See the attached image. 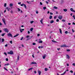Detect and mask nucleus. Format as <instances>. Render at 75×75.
Listing matches in <instances>:
<instances>
[{
  "mask_svg": "<svg viewBox=\"0 0 75 75\" xmlns=\"http://www.w3.org/2000/svg\"><path fill=\"white\" fill-rule=\"evenodd\" d=\"M7 54H10V55H13V54H14V53L13 51L11 50L9 52H8Z\"/></svg>",
  "mask_w": 75,
  "mask_h": 75,
  "instance_id": "nucleus-1",
  "label": "nucleus"
},
{
  "mask_svg": "<svg viewBox=\"0 0 75 75\" xmlns=\"http://www.w3.org/2000/svg\"><path fill=\"white\" fill-rule=\"evenodd\" d=\"M3 30L5 33H8L9 31V30L7 28H5Z\"/></svg>",
  "mask_w": 75,
  "mask_h": 75,
  "instance_id": "nucleus-2",
  "label": "nucleus"
},
{
  "mask_svg": "<svg viewBox=\"0 0 75 75\" xmlns=\"http://www.w3.org/2000/svg\"><path fill=\"white\" fill-rule=\"evenodd\" d=\"M7 36H8V37H13V35H12V34L10 33H8L7 34Z\"/></svg>",
  "mask_w": 75,
  "mask_h": 75,
  "instance_id": "nucleus-3",
  "label": "nucleus"
},
{
  "mask_svg": "<svg viewBox=\"0 0 75 75\" xmlns=\"http://www.w3.org/2000/svg\"><path fill=\"white\" fill-rule=\"evenodd\" d=\"M58 18L59 20H61L62 18V16H59Z\"/></svg>",
  "mask_w": 75,
  "mask_h": 75,
  "instance_id": "nucleus-4",
  "label": "nucleus"
},
{
  "mask_svg": "<svg viewBox=\"0 0 75 75\" xmlns=\"http://www.w3.org/2000/svg\"><path fill=\"white\" fill-rule=\"evenodd\" d=\"M62 47H68V46H66V45H63L61 46Z\"/></svg>",
  "mask_w": 75,
  "mask_h": 75,
  "instance_id": "nucleus-5",
  "label": "nucleus"
},
{
  "mask_svg": "<svg viewBox=\"0 0 75 75\" xmlns=\"http://www.w3.org/2000/svg\"><path fill=\"white\" fill-rule=\"evenodd\" d=\"M70 10L71 11H72V12H74V13H75V11L74 10V9H73V8H70Z\"/></svg>",
  "mask_w": 75,
  "mask_h": 75,
  "instance_id": "nucleus-6",
  "label": "nucleus"
},
{
  "mask_svg": "<svg viewBox=\"0 0 75 75\" xmlns=\"http://www.w3.org/2000/svg\"><path fill=\"white\" fill-rule=\"evenodd\" d=\"M2 20L3 22L4 23L5 25H6V22H5V19H2Z\"/></svg>",
  "mask_w": 75,
  "mask_h": 75,
  "instance_id": "nucleus-7",
  "label": "nucleus"
},
{
  "mask_svg": "<svg viewBox=\"0 0 75 75\" xmlns=\"http://www.w3.org/2000/svg\"><path fill=\"white\" fill-rule=\"evenodd\" d=\"M43 21V18L42 19L40 20V22L42 24H43V23L42 22V21Z\"/></svg>",
  "mask_w": 75,
  "mask_h": 75,
  "instance_id": "nucleus-8",
  "label": "nucleus"
},
{
  "mask_svg": "<svg viewBox=\"0 0 75 75\" xmlns=\"http://www.w3.org/2000/svg\"><path fill=\"white\" fill-rule=\"evenodd\" d=\"M21 33H23V31L24 30V29H20Z\"/></svg>",
  "mask_w": 75,
  "mask_h": 75,
  "instance_id": "nucleus-9",
  "label": "nucleus"
},
{
  "mask_svg": "<svg viewBox=\"0 0 75 75\" xmlns=\"http://www.w3.org/2000/svg\"><path fill=\"white\" fill-rule=\"evenodd\" d=\"M2 41L1 42V43H2L3 42H3L4 41V38H2L1 39Z\"/></svg>",
  "mask_w": 75,
  "mask_h": 75,
  "instance_id": "nucleus-10",
  "label": "nucleus"
},
{
  "mask_svg": "<svg viewBox=\"0 0 75 75\" xmlns=\"http://www.w3.org/2000/svg\"><path fill=\"white\" fill-rule=\"evenodd\" d=\"M6 9L7 10H8V11H10V10H10V9H11L10 8H8V7H6Z\"/></svg>",
  "mask_w": 75,
  "mask_h": 75,
  "instance_id": "nucleus-11",
  "label": "nucleus"
},
{
  "mask_svg": "<svg viewBox=\"0 0 75 75\" xmlns=\"http://www.w3.org/2000/svg\"><path fill=\"white\" fill-rule=\"evenodd\" d=\"M66 57L67 59H69V56L68 54H67Z\"/></svg>",
  "mask_w": 75,
  "mask_h": 75,
  "instance_id": "nucleus-12",
  "label": "nucleus"
},
{
  "mask_svg": "<svg viewBox=\"0 0 75 75\" xmlns=\"http://www.w3.org/2000/svg\"><path fill=\"white\" fill-rule=\"evenodd\" d=\"M19 35V34H17L16 35H15L13 37H17V36H18Z\"/></svg>",
  "mask_w": 75,
  "mask_h": 75,
  "instance_id": "nucleus-13",
  "label": "nucleus"
},
{
  "mask_svg": "<svg viewBox=\"0 0 75 75\" xmlns=\"http://www.w3.org/2000/svg\"><path fill=\"white\" fill-rule=\"evenodd\" d=\"M38 73L39 74V75H41V72L40 71H38Z\"/></svg>",
  "mask_w": 75,
  "mask_h": 75,
  "instance_id": "nucleus-14",
  "label": "nucleus"
},
{
  "mask_svg": "<svg viewBox=\"0 0 75 75\" xmlns=\"http://www.w3.org/2000/svg\"><path fill=\"white\" fill-rule=\"evenodd\" d=\"M31 64H37V63L32 62H31Z\"/></svg>",
  "mask_w": 75,
  "mask_h": 75,
  "instance_id": "nucleus-15",
  "label": "nucleus"
},
{
  "mask_svg": "<svg viewBox=\"0 0 75 75\" xmlns=\"http://www.w3.org/2000/svg\"><path fill=\"white\" fill-rule=\"evenodd\" d=\"M20 58V56H18V57H17V61H19V59Z\"/></svg>",
  "mask_w": 75,
  "mask_h": 75,
  "instance_id": "nucleus-16",
  "label": "nucleus"
},
{
  "mask_svg": "<svg viewBox=\"0 0 75 75\" xmlns=\"http://www.w3.org/2000/svg\"><path fill=\"white\" fill-rule=\"evenodd\" d=\"M52 16H50L49 17L50 19H52Z\"/></svg>",
  "mask_w": 75,
  "mask_h": 75,
  "instance_id": "nucleus-17",
  "label": "nucleus"
},
{
  "mask_svg": "<svg viewBox=\"0 0 75 75\" xmlns=\"http://www.w3.org/2000/svg\"><path fill=\"white\" fill-rule=\"evenodd\" d=\"M39 43H42V40H40L39 41Z\"/></svg>",
  "mask_w": 75,
  "mask_h": 75,
  "instance_id": "nucleus-18",
  "label": "nucleus"
},
{
  "mask_svg": "<svg viewBox=\"0 0 75 75\" xmlns=\"http://www.w3.org/2000/svg\"><path fill=\"white\" fill-rule=\"evenodd\" d=\"M6 34V33H3L2 34H1V35L2 37H4V35Z\"/></svg>",
  "mask_w": 75,
  "mask_h": 75,
  "instance_id": "nucleus-19",
  "label": "nucleus"
},
{
  "mask_svg": "<svg viewBox=\"0 0 75 75\" xmlns=\"http://www.w3.org/2000/svg\"><path fill=\"white\" fill-rule=\"evenodd\" d=\"M63 10L64 11H65V12H66L67 11V9H63Z\"/></svg>",
  "mask_w": 75,
  "mask_h": 75,
  "instance_id": "nucleus-20",
  "label": "nucleus"
},
{
  "mask_svg": "<svg viewBox=\"0 0 75 75\" xmlns=\"http://www.w3.org/2000/svg\"><path fill=\"white\" fill-rule=\"evenodd\" d=\"M33 69V68H31L30 69H28V71H30V70H32V69Z\"/></svg>",
  "mask_w": 75,
  "mask_h": 75,
  "instance_id": "nucleus-21",
  "label": "nucleus"
},
{
  "mask_svg": "<svg viewBox=\"0 0 75 75\" xmlns=\"http://www.w3.org/2000/svg\"><path fill=\"white\" fill-rule=\"evenodd\" d=\"M59 30L60 31V33H61V34H62V30H61V29H59Z\"/></svg>",
  "mask_w": 75,
  "mask_h": 75,
  "instance_id": "nucleus-22",
  "label": "nucleus"
},
{
  "mask_svg": "<svg viewBox=\"0 0 75 75\" xmlns=\"http://www.w3.org/2000/svg\"><path fill=\"white\" fill-rule=\"evenodd\" d=\"M42 57H43V59H45V57H46V56H45V55L43 56Z\"/></svg>",
  "mask_w": 75,
  "mask_h": 75,
  "instance_id": "nucleus-23",
  "label": "nucleus"
},
{
  "mask_svg": "<svg viewBox=\"0 0 75 75\" xmlns=\"http://www.w3.org/2000/svg\"><path fill=\"white\" fill-rule=\"evenodd\" d=\"M53 8H54V9H57V8H58L55 6H54Z\"/></svg>",
  "mask_w": 75,
  "mask_h": 75,
  "instance_id": "nucleus-24",
  "label": "nucleus"
},
{
  "mask_svg": "<svg viewBox=\"0 0 75 75\" xmlns=\"http://www.w3.org/2000/svg\"><path fill=\"white\" fill-rule=\"evenodd\" d=\"M32 37H33V36H31V37L30 38H28V39H27V40L28 41V40H30V39H31V38H32Z\"/></svg>",
  "mask_w": 75,
  "mask_h": 75,
  "instance_id": "nucleus-25",
  "label": "nucleus"
},
{
  "mask_svg": "<svg viewBox=\"0 0 75 75\" xmlns=\"http://www.w3.org/2000/svg\"><path fill=\"white\" fill-rule=\"evenodd\" d=\"M54 21L53 20L51 21H50V23H54Z\"/></svg>",
  "mask_w": 75,
  "mask_h": 75,
  "instance_id": "nucleus-26",
  "label": "nucleus"
},
{
  "mask_svg": "<svg viewBox=\"0 0 75 75\" xmlns=\"http://www.w3.org/2000/svg\"><path fill=\"white\" fill-rule=\"evenodd\" d=\"M10 65L8 63L7 64H5L4 65V66H7V65Z\"/></svg>",
  "mask_w": 75,
  "mask_h": 75,
  "instance_id": "nucleus-27",
  "label": "nucleus"
},
{
  "mask_svg": "<svg viewBox=\"0 0 75 75\" xmlns=\"http://www.w3.org/2000/svg\"><path fill=\"white\" fill-rule=\"evenodd\" d=\"M6 6H7V4L6 3L4 4V7H6Z\"/></svg>",
  "mask_w": 75,
  "mask_h": 75,
  "instance_id": "nucleus-28",
  "label": "nucleus"
},
{
  "mask_svg": "<svg viewBox=\"0 0 75 75\" xmlns=\"http://www.w3.org/2000/svg\"><path fill=\"white\" fill-rule=\"evenodd\" d=\"M43 9L44 10H45V9H47V8L46 7H44L43 8Z\"/></svg>",
  "mask_w": 75,
  "mask_h": 75,
  "instance_id": "nucleus-29",
  "label": "nucleus"
},
{
  "mask_svg": "<svg viewBox=\"0 0 75 75\" xmlns=\"http://www.w3.org/2000/svg\"><path fill=\"white\" fill-rule=\"evenodd\" d=\"M25 4H21V6H24V5Z\"/></svg>",
  "mask_w": 75,
  "mask_h": 75,
  "instance_id": "nucleus-30",
  "label": "nucleus"
},
{
  "mask_svg": "<svg viewBox=\"0 0 75 75\" xmlns=\"http://www.w3.org/2000/svg\"><path fill=\"white\" fill-rule=\"evenodd\" d=\"M24 6L25 7V8H27V6H26V5L25 4H24Z\"/></svg>",
  "mask_w": 75,
  "mask_h": 75,
  "instance_id": "nucleus-31",
  "label": "nucleus"
},
{
  "mask_svg": "<svg viewBox=\"0 0 75 75\" xmlns=\"http://www.w3.org/2000/svg\"><path fill=\"white\" fill-rule=\"evenodd\" d=\"M45 71H48V69H47V68H45Z\"/></svg>",
  "mask_w": 75,
  "mask_h": 75,
  "instance_id": "nucleus-32",
  "label": "nucleus"
},
{
  "mask_svg": "<svg viewBox=\"0 0 75 75\" xmlns=\"http://www.w3.org/2000/svg\"><path fill=\"white\" fill-rule=\"evenodd\" d=\"M13 6V5L12 4H10V7H11V6Z\"/></svg>",
  "mask_w": 75,
  "mask_h": 75,
  "instance_id": "nucleus-33",
  "label": "nucleus"
},
{
  "mask_svg": "<svg viewBox=\"0 0 75 75\" xmlns=\"http://www.w3.org/2000/svg\"><path fill=\"white\" fill-rule=\"evenodd\" d=\"M33 28H31L30 29V30L31 31H33Z\"/></svg>",
  "mask_w": 75,
  "mask_h": 75,
  "instance_id": "nucleus-34",
  "label": "nucleus"
},
{
  "mask_svg": "<svg viewBox=\"0 0 75 75\" xmlns=\"http://www.w3.org/2000/svg\"><path fill=\"white\" fill-rule=\"evenodd\" d=\"M67 52H69L70 51V50L67 49Z\"/></svg>",
  "mask_w": 75,
  "mask_h": 75,
  "instance_id": "nucleus-35",
  "label": "nucleus"
},
{
  "mask_svg": "<svg viewBox=\"0 0 75 75\" xmlns=\"http://www.w3.org/2000/svg\"><path fill=\"white\" fill-rule=\"evenodd\" d=\"M72 65L73 66H74V67H75V63H73Z\"/></svg>",
  "mask_w": 75,
  "mask_h": 75,
  "instance_id": "nucleus-36",
  "label": "nucleus"
},
{
  "mask_svg": "<svg viewBox=\"0 0 75 75\" xmlns=\"http://www.w3.org/2000/svg\"><path fill=\"white\" fill-rule=\"evenodd\" d=\"M68 31H66L65 32V34H68Z\"/></svg>",
  "mask_w": 75,
  "mask_h": 75,
  "instance_id": "nucleus-37",
  "label": "nucleus"
},
{
  "mask_svg": "<svg viewBox=\"0 0 75 75\" xmlns=\"http://www.w3.org/2000/svg\"><path fill=\"white\" fill-rule=\"evenodd\" d=\"M7 46H8V45H7V44H6V45H5V47H7Z\"/></svg>",
  "mask_w": 75,
  "mask_h": 75,
  "instance_id": "nucleus-38",
  "label": "nucleus"
},
{
  "mask_svg": "<svg viewBox=\"0 0 75 75\" xmlns=\"http://www.w3.org/2000/svg\"><path fill=\"white\" fill-rule=\"evenodd\" d=\"M33 45H36V44L35 43H33Z\"/></svg>",
  "mask_w": 75,
  "mask_h": 75,
  "instance_id": "nucleus-39",
  "label": "nucleus"
},
{
  "mask_svg": "<svg viewBox=\"0 0 75 75\" xmlns=\"http://www.w3.org/2000/svg\"><path fill=\"white\" fill-rule=\"evenodd\" d=\"M33 23H34V21H32L30 22V23L31 24H33Z\"/></svg>",
  "mask_w": 75,
  "mask_h": 75,
  "instance_id": "nucleus-40",
  "label": "nucleus"
},
{
  "mask_svg": "<svg viewBox=\"0 0 75 75\" xmlns=\"http://www.w3.org/2000/svg\"><path fill=\"white\" fill-rule=\"evenodd\" d=\"M4 69H5V70H6V71H8V70L5 67H4Z\"/></svg>",
  "mask_w": 75,
  "mask_h": 75,
  "instance_id": "nucleus-41",
  "label": "nucleus"
},
{
  "mask_svg": "<svg viewBox=\"0 0 75 75\" xmlns=\"http://www.w3.org/2000/svg\"><path fill=\"white\" fill-rule=\"evenodd\" d=\"M18 11H20V8H18Z\"/></svg>",
  "mask_w": 75,
  "mask_h": 75,
  "instance_id": "nucleus-42",
  "label": "nucleus"
},
{
  "mask_svg": "<svg viewBox=\"0 0 75 75\" xmlns=\"http://www.w3.org/2000/svg\"><path fill=\"white\" fill-rule=\"evenodd\" d=\"M62 21H63V22H65V20L64 19L62 20Z\"/></svg>",
  "mask_w": 75,
  "mask_h": 75,
  "instance_id": "nucleus-43",
  "label": "nucleus"
},
{
  "mask_svg": "<svg viewBox=\"0 0 75 75\" xmlns=\"http://www.w3.org/2000/svg\"><path fill=\"white\" fill-rule=\"evenodd\" d=\"M70 72L71 73H73V71L72 70H71L70 71Z\"/></svg>",
  "mask_w": 75,
  "mask_h": 75,
  "instance_id": "nucleus-44",
  "label": "nucleus"
},
{
  "mask_svg": "<svg viewBox=\"0 0 75 75\" xmlns=\"http://www.w3.org/2000/svg\"><path fill=\"white\" fill-rule=\"evenodd\" d=\"M4 54L5 55L7 56V53L6 52H4Z\"/></svg>",
  "mask_w": 75,
  "mask_h": 75,
  "instance_id": "nucleus-45",
  "label": "nucleus"
},
{
  "mask_svg": "<svg viewBox=\"0 0 75 75\" xmlns=\"http://www.w3.org/2000/svg\"><path fill=\"white\" fill-rule=\"evenodd\" d=\"M54 19H56V18H57V17L56 16H54Z\"/></svg>",
  "mask_w": 75,
  "mask_h": 75,
  "instance_id": "nucleus-46",
  "label": "nucleus"
},
{
  "mask_svg": "<svg viewBox=\"0 0 75 75\" xmlns=\"http://www.w3.org/2000/svg\"><path fill=\"white\" fill-rule=\"evenodd\" d=\"M37 36L38 37H39V36H40V35L39 34H38Z\"/></svg>",
  "mask_w": 75,
  "mask_h": 75,
  "instance_id": "nucleus-47",
  "label": "nucleus"
},
{
  "mask_svg": "<svg viewBox=\"0 0 75 75\" xmlns=\"http://www.w3.org/2000/svg\"><path fill=\"white\" fill-rule=\"evenodd\" d=\"M72 31L73 33H74V32H75V31L74 30V29H72Z\"/></svg>",
  "mask_w": 75,
  "mask_h": 75,
  "instance_id": "nucleus-48",
  "label": "nucleus"
},
{
  "mask_svg": "<svg viewBox=\"0 0 75 75\" xmlns=\"http://www.w3.org/2000/svg\"><path fill=\"white\" fill-rule=\"evenodd\" d=\"M73 17L74 18V20H75V15H73Z\"/></svg>",
  "mask_w": 75,
  "mask_h": 75,
  "instance_id": "nucleus-49",
  "label": "nucleus"
},
{
  "mask_svg": "<svg viewBox=\"0 0 75 75\" xmlns=\"http://www.w3.org/2000/svg\"><path fill=\"white\" fill-rule=\"evenodd\" d=\"M56 21L57 22H59V19H57V20H56Z\"/></svg>",
  "mask_w": 75,
  "mask_h": 75,
  "instance_id": "nucleus-50",
  "label": "nucleus"
},
{
  "mask_svg": "<svg viewBox=\"0 0 75 75\" xmlns=\"http://www.w3.org/2000/svg\"><path fill=\"white\" fill-rule=\"evenodd\" d=\"M6 61H8V58H6Z\"/></svg>",
  "mask_w": 75,
  "mask_h": 75,
  "instance_id": "nucleus-51",
  "label": "nucleus"
},
{
  "mask_svg": "<svg viewBox=\"0 0 75 75\" xmlns=\"http://www.w3.org/2000/svg\"><path fill=\"white\" fill-rule=\"evenodd\" d=\"M52 42H56L55 41H54V40H52Z\"/></svg>",
  "mask_w": 75,
  "mask_h": 75,
  "instance_id": "nucleus-52",
  "label": "nucleus"
},
{
  "mask_svg": "<svg viewBox=\"0 0 75 75\" xmlns=\"http://www.w3.org/2000/svg\"><path fill=\"white\" fill-rule=\"evenodd\" d=\"M36 14H38V11H37L36 12Z\"/></svg>",
  "mask_w": 75,
  "mask_h": 75,
  "instance_id": "nucleus-53",
  "label": "nucleus"
},
{
  "mask_svg": "<svg viewBox=\"0 0 75 75\" xmlns=\"http://www.w3.org/2000/svg\"><path fill=\"white\" fill-rule=\"evenodd\" d=\"M34 72L35 74H36L37 73V71H34Z\"/></svg>",
  "mask_w": 75,
  "mask_h": 75,
  "instance_id": "nucleus-54",
  "label": "nucleus"
},
{
  "mask_svg": "<svg viewBox=\"0 0 75 75\" xmlns=\"http://www.w3.org/2000/svg\"><path fill=\"white\" fill-rule=\"evenodd\" d=\"M40 5H42V3H41V2H40Z\"/></svg>",
  "mask_w": 75,
  "mask_h": 75,
  "instance_id": "nucleus-55",
  "label": "nucleus"
},
{
  "mask_svg": "<svg viewBox=\"0 0 75 75\" xmlns=\"http://www.w3.org/2000/svg\"><path fill=\"white\" fill-rule=\"evenodd\" d=\"M28 37H30V36L29 35H28L26 36V38H28Z\"/></svg>",
  "mask_w": 75,
  "mask_h": 75,
  "instance_id": "nucleus-56",
  "label": "nucleus"
},
{
  "mask_svg": "<svg viewBox=\"0 0 75 75\" xmlns=\"http://www.w3.org/2000/svg\"><path fill=\"white\" fill-rule=\"evenodd\" d=\"M23 38H24V37H22V38H21V40H23Z\"/></svg>",
  "mask_w": 75,
  "mask_h": 75,
  "instance_id": "nucleus-57",
  "label": "nucleus"
},
{
  "mask_svg": "<svg viewBox=\"0 0 75 75\" xmlns=\"http://www.w3.org/2000/svg\"><path fill=\"white\" fill-rule=\"evenodd\" d=\"M50 14V15H53V13H51V12Z\"/></svg>",
  "mask_w": 75,
  "mask_h": 75,
  "instance_id": "nucleus-58",
  "label": "nucleus"
},
{
  "mask_svg": "<svg viewBox=\"0 0 75 75\" xmlns=\"http://www.w3.org/2000/svg\"><path fill=\"white\" fill-rule=\"evenodd\" d=\"M12 40H11V41H10V43H11V44H12L13 43H12Z\"/></svg>",
  "mask_w": 75,
  "mask_h": 75,
  "instance_id": "nucleus-59",
  "label": "nucleus"
},
{
  "mask_svg": "<svg viewBox=\"0 0 75 75\" xmlns=\"http://www.w3.org/2000/svg\"><path fill=\"white\" fill-rule=\"evenodd\" d=\"M11 13H13V11L11 10Z\"/></svg>",
  "mask_w": 75,
  "mask_h": 75,
  "instance_id": "nucleus-60",
  "label": "nucleus"
},
{
  "mask_svg": "<svg viewBox=\"0 0 75 75\" xmlns=\"http://www.w3.org/2000/svg\"><path fill=\"white\" fill-rule=\"evenodd\" d=\"M69 64H67V67H69Z\"/></svg>",
  "mask_w": 75,
  "mask_h": 75,
  "instance_id": "nucleus-61",
  "label": "nucleus"
},
{
  "mask_svg": "<svg viewBox=\"0 0 75 75\" xmlns=\"http://www.w3.org/2000/svg\"><path fill=\"white\" fill-rule=\"evenodd\" d=\"M28 34H30V32L29 31H28Z\"/></svg>",
  "mask_w": 75,
  "mask_h": 75,
  "instance_id": "nucleus-62",
  "label": "nucleus"
},
{
  "mask_svg": "<svg viewBox=\"0 0 75 75\" xmlns=\"http://www.w3.org/2000/svg\"><path fill=\"white\" fill-rule=\"evenodd\" d=\"M43 48V47L42 46H40V48Z\"/></svg>",
  "mask_w": 75,
  "mask_h": 75,
  "instance_id": "nucleus-63",
  "label": "nucleus"
},
{
  "mask_svg": "<svg viewBox=\"0 0 75 75\" xmlns=\"http://www.w3.org/2000/svg\"><path fill=\"white\" fill-rule=\"evenodd\" d=\"M70 24H71V23H68V25H70Z\"/></svg>",
  "mask_w": 75,
  "mask_h": 75,
  "instance_id": "nucleus-64",
  "label": "nucleus"
}]
</instances>
